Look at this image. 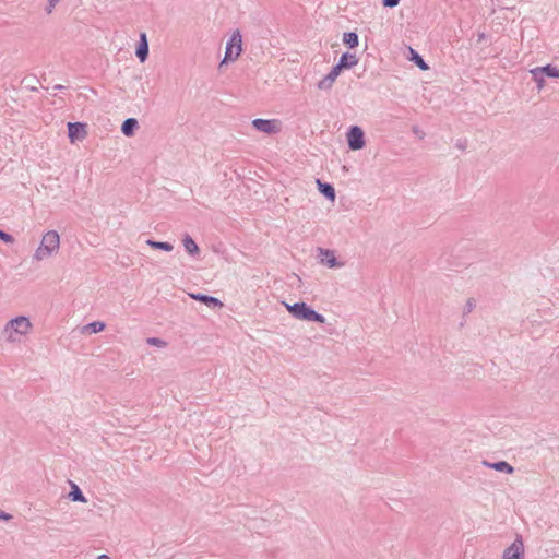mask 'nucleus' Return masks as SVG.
<instances>
[{
	"label": "nucleus",
	"instance_id": "1",
	"mask_svg": "<svg viewBox=\"0 0 559 559\" xmlns=\"http://www.w3.org/2000/svg\"><path fill=\"white\" fill-rule=\"evenodd\" d=\"M33 329L29 318L19 316L8 321L2 330V336L7 343L19 344Z\"/></svg>",
	"mask_w": 559,
	"mask_h": 559
},
{
	"label": "nucleus",
	"instance_id": "34",
	"mask_svg": "<svg viewBox=\"0 0 559 559\" xmlns=\"http://www.w3.org/2000/svg\"><path fill=\"white\" fill-rule=\"evenodd\" d=\"M55 88L60 90V88H62V86L61 85H56Z\"/></svg>",
	"mask_w": 559,
	"mask_h": 559
},
{
	"label": "nucleus",
	"instance_id": "32",
	"mask_svg": "<svg viewBox=\"0 0 559 559\" xmlns=\"http://www.w3.org/2000/svg\"><path fill=\"white\" fill-rule=\"evenodd\" d=\"M413 132L417 134L420 139H423L425 135L424 132L418 129V127H414Z\"/></svg>",
	"mask_w": 559,
	"mask_h": 559
},
{
	"label": "nucleus",
	"instance_id": "3",
	"mask_svg": "<svg viewBox=\"0 0 559 559\" xmlns=\"http://www.w3.org/2000/svg\"><path fill=\"white\" fill-rule=\"evenodd\" d=\"M288 312L298 320L313 321L318 323H324L325 318L311 309L305 302H296L294 305L284 304Z\"/></svg>",
	"mask_w": 559,
	"mask_h": 559
},
{
	"label": "nucleus",
	"instance_id": "5",
	"mask_svg": "<svg viewBox=\"0 0 559 559\" xmlns=\"http://www.w3.org/2000/svg\"><path fill=\"white\" fill-rule=\"evenodd\" d=\"M252 126L255 130L265 134H276L281 131V122L276 119H254Z\"/></svg>",
	"mask_w": 559,
	"mask_h": 559
},
{
	"label": "nucleus",
	"instance_id": "11",
	"mask_svg": "<svg viewBox=\"0 0 559 559\" xmlns=\"http://www.w3.org/2000/svg\"><path fill=\"white\" fill-rule=\"evenodd\" d=\"M190 297L194 300L201 301L209 307H222L223 304L215 297L203 295V294H190Z\"/></svg>",
	"mask_w": 559,
	"mask_h": 559
},
{
	"label": "nucleus",
	"instance_id": "21",
	"mask_svg": "<svg viewBox=\"0 0 559 559\" xmlns=\"http://www.w3.org/2000/svg\"><path fill=\"white\" fill-rule=\"evenodd\" d=\"M540 72L545 75V76H548V78H556V79H559V69L551 66V64H547L545 67H537Z\"/></svg>",
	"mask_w": 559,
	"mask_h": 559
},
{
	"label": "nucleus",
	"instance_id": "33",
	"mask_svg": "<svg viewBox=\"0 0 559 559\" xmlns=\"http://www.w3.org/2000/svg\"><path fill=\"white\" fill-rule=\"evenodd\" d=\"M97 559H109V557L107 555H100L97 557Z\"/></svg>",
	"mask_w": 559,
	"mask_h": 559
},
{
	"label": "nucleus",
	"instance_id": "2",
	"mask_svg": "<svg viewBox=\"0 0 559 559\" xmlns=\"http://www.w3.org/2000/svg\"><path fill=\"white\" fill-rule=\"evenodd\" d=\"M60 249V235L57 230L46 231L40 240L39 246L33 254L34 261H44L57 254Z\"/></svg>",
	"mask_w": 559,
	"mask_h": 559
},
{
	"label": "nucleus",
	"instance_id": "6",
	"mask_svg": "<svg viewBox=\"0 0 559 559\" xmlns=\"http://www.w3.org/2000/svg\"><path fill=\"white\" fill-rule=\"evenodd\" d=\"M347 142L350 150H361L366 144L362 129L358 126L350 127L347 133Z\"/></svg>",
	"mask_w": 559,
	"mask_h": 559
},
{
	"label": "nucleus",
	"instance_id": "30",
	"mask_svg": "<svg viewBox=\"0 0 559 559\" xmlns=\"http://www.w3.org/2000/svg\"><path fill=\"white\" fill-rule=\"evenodd\" d=\"M400 0H383V5L394 8L399 4Z\"/></svg>",
	"mask_w": 559,
	"mask_h": 559
},
{
	"label": "nucleus",
	"instance_id": "29",
	"mask_svg": "<svg viewBox=\"0 0 559 559\" xmlns=\"http://www.w3.org/2000/svg\"><path fill=\"white\" fill-rule=\"evenodd\" d=\"M0 239L5 242H13V237L3 230H0Z\"/></svg>",
	"mask_w": 559,
	"mask_h": 559
},
{
	"label": "nucleus",
	"instance_id": "8",
	"mask_svg": "<svg viewBox=\"0 0 559 559\" xmlns=\"http://www.w3.org/2000/svg\"><path fill=\"white\" fill-rule=\"evenodd\" d=\"M503 559H523L524 545L521 537H518L504 551Z\"/></svg>",
	"mask_w": 559,
	"mask_h": 559
},
{
	"label": "nucleus",
	"instance_id": "10",
	"mask_svg": "<svg viewBox=\"0 0 559 559\" xmlns=\"http://www.w3.org/2000/svg\"><path fill=\"white\" fill-rule=\"evenodd\" d=\"M135 55L141 62H144L148 57V41L145 33L140 34V41Z\"/></svg>",
	"mask_w": 559,
	"mask_h": 559
},
{
	"label": "nucleus",
	"instance_id": "7",
	"mask_svg": "<svg viewBox=\"0 0 559 559\" xmlns=\"http://www.w3.org/2000/svg\"><path fill=\"white\" fill-rule=\"evenodd\" d=\"M318 258L321 264L329 269H340L344 266L343 262L337 261L334 251L323 248H318Z\"/></svg>",
	"mask_w": 559,
	"mask_h": 559
},
{
	"label": "nucleus",
	"instance_id": "14",
	"mask_svg": "<svg viewBox=\"0 0 559 559\" xmlns=\"http://www.w3.org/2000/svg\"><path fill=\"white\" fill-rule=\"evenodd\" d=\"M318 189L319 191L329 200L334 201L335 200V190L332 185L330 183H323L319 179H317Z\"/></svg>",
	"mask_w": 559,
	"mask_h": 559
},
{
	"label": "nucleus",
	"instance_id": "18",
	"mask_svg": "<svg viewBox=\"0 0 559 559\" xmlns=\"http://www.w3.org/2000/svg\"><path fill=\"white\" fill-rule=\"evenodd\" d=\"M69 498L72 501L86 502L85 496L82 493L79 486L74 483H71V491L69 493Z\"/></svg>",
	"mask_w": 559,
	"mask_h": 559
},
{
	"label": "nucleus",
	"instance_id": "31",
	"mask_svg": "<svg viewBox=\"0 0 559 559\" xmlns=\"http://www.w3.org/2000/svg\"><path fill=\"white\" fill-rule=\"evenodd\" d=\"M11 518H12V516H11L10 514H8V513H5L4 511L0 510V519L8 521V520H10Z\"/></svg>",
	"mask_w": 559,
	"mask_h": 559
},
{
	"label": "nucleus",
	"instance_id": "28",
	"mask_svg": "<svg viewBox=\"0 0 559 559\" xmlns=\"http://www.w3.org/2000/svg\"><path fill=\"white\" fill-rule=\"evenodd\" d=\"M60 0H48L46 12L50 14Z\"/></svg>",
	"mask_w": 559,
	"mask_h": 559
},
{
	"label": "nucleus",
	"instance_id": "9",
	"mask_svg": "<svg viewBox=\"0 0 559 559\" xmlns=\"http://www.w3.org/2000/svg\"><path fill=\"white\" fill-rule=\"evenodd\" d=\"M68 135L72 143L83 140L86 136L85 124L80 122H69Z\"/></svg>",
	"mask_w": 559,
	"mask_h": 559
},
{
	"label": "nucleus",
	"instance_id": "19",
	"mask_svg": "<svg viewBox=\"0 0 559 559\" xmlns=\"http://www.w3.org/2000/svg\"><path fill=\"white\" fill-rule=\"evenodd\" d=\"M182 243H183V247H185L186 251L189 254H197L199 252L198 245L195 243V241L189 235H187L183 238Z\"/></svg>",
	"mask_w": 559,
	"mask_h": 559
},
{
	"label": "nucleus",
	"instance_id": "27",
	"mask_svg": "<svg viewBox=\"0 0 559 559\" xmlns=\"http://www.w3.org/2000/svg\"><path fill=\"white\" fill-rule=\"evenodd\" d=\"M475 306H476V301H475V299L469 298V299L466 301V305H465V307H464V312H465V313H468V312L473 311V309L475 308Z\"/></svg>",
	"mask_w": 559,
	"mask_h": 559
},
{
	"label": "nucleus",
	"instance_id": "16",
	"mask_svg": "<svg viewBox=\"0 0 559 559\" xmlns=\"http://www.w3.org/2000/svg\"><path fill=\"white\" fill-rule=\"evenodd\" d=\"M105 323L102 321H94L92 323H88L82 328V333H98L102 332L105 329Z\"/></svg>",
	"mask_w": 559,
	"mask_h": 559
},
{
	"label": "nucleus",
	"instance_id": "22",
	"mask_svg": "<svg viewBox=\"0 0 559 559\" xmlns=\"http://www.w3.org/2000/svg\"><path fill=\"white\" fill-rule=\"evenodd\" d=\"M343 41L349 47L355 48L358 46V35L354 32L345 33Z\"/></svg>",
	"mask_w": 559,
	"mask_h": 559
},
{
	"label": "nucleus",
	"instance_id": "13",
	"mask_svg": "<svg viewBox=\"0 0 559 559\" xmlns=\"http://www.w3.org/2000/svg\"><path fill=\"white\" fill-rule=\"evenodd\" d=\"M138 120L134 118H128L123 121L121 126V131L126 136H131L134 133V130L138 128Z\"/></svg>",
	"mask_w": 559,
	"mask_h": 559
},
{
	"label": "nucleus",
	"instance_id": "24",
	"mask_svg": "<svg viewBox=\"0 0 559 559\" xmlns=\"http://www.w3.org/2000/svg\"><path fill=\"white\" fill-rule=\"evenodd\" d=\"M411 52L413 55V58L412 60H414V62L421 69V70H427L428 69V66L427 63L424 61V59L417 53L415 52L413 49H411Z\"/></svg>",
	"mask_w": 559,
	"mask_h": 559
},
{
	"label": "nucleus",
	"instance_id": "17",
	"mask_svg": "<svg viewBox=\"0 0 559 559\" xmlns=\"http://www.w3.org/2000/svg\"><path fill=\"white\" fill-rule=\"evenodd\" d=\"M532 74V79L536 83L537 90L542 91L545 87V75L540 72V70L536 67L530 70Z\"/></svg>",
	"mask_w": 559,
	"mask_h": 559
},
{
	"label": "nucleus",
	"instance_id": "25",
	"mask_svg": "<svg viewBox=\"0 0 559 559\" xmlns=\"http://www.w3.org/2000/svg\"><path fill=\"white\" fill-rule=\"evenodd\" d=\"M146 342H147V344H150L152 346H156V347H165L166 346V342L158 337H148L146 340Z\"/></svg>",
	"mask_w": 559,
	"mask_h": 559
},
{
	"label": "nucleus",
	"instance_id": "23",
	"mask_svg": "<svg viewBox=\"0 0 559 559\" xmlns=\"http://www.w3.org/2000/svg\"><path fill=\"white\" fill-rule=\"evenodd\" d=\"M334 82L335 81L326 74L318 82L317 87L321 91H329L332 88Z\"/></svg>",
	"mask_w": 559,
	"mask_h": 559
},
{
	"label": "nucleus",
	"instance_id": "26",
	"mask_svg": "<svg viewBox=\"0 0 559 559\" xmlns=\"http://www.w3.org/2000/svg\"><path fill=\"white\" fill-rule=\"evenodd\" d=\"M344 68L341 67L338 63L335 64L332 70L328 73V75L333 79L334 81H336V79L338 78L341 71L343 70Z\"/></svg>",
	"mask_w": 559,
	"mask_h": 559
},
{
	"label": "nucleus",
	"instance_id": "12",
	"mask_svg": "<svg viewBox=\"0 0 559 559\" xmlns=\"http://www.w3.org/2000/svg\"><path fill=\"white\" fill-rule=\"evenodd\" d=\"M358 63V58L355 55L345 52L342 55L338 64L344 69H350Z\"/></svg>",
	"mask_w": 559,
	"mask_h": 559
},
{
	"label": "nucleus",
	"instance_id": "4",
	"mask_svg": "<svg viewBox=\"0 0 559 559\" xmlns=\"http://www.w3.org/2000/svg\"><path fill=\"white\" fill-rule=\"evenodd\" d=\"M241 45H242L241 34L238 29H236L231 34L229 40L227 41L223 63L229 62V61H235L240 56V53L242 51Z\"/></svg>",
	"mask_w": 559,
	"mask_h": 559
},
{
	"label": "nucleus",
	"instance_id": "15",
	"mask_svg": "<svg viewBox=\"0 0 559 559\" xmlns=\"http://www.w3.org/2000/svg\"><path fill=\"white\" fill-rule=\"evenodd\" d=\"M485 464L497 472H503L507 474H512L514 472V468L506 461H499L495 463L485 462Z\"/></svg>",
	"mask_w": 559,
	"mask_h": 559
},
{
	"label": "nucleus",
	"instance_id": "20",
	"mask_svg": "<svg viewBox=\"0 0 559 559\" xmlns=\"http://www.w3.org/2000/svg\"><path fill=\"white\" fill-rule=\"evenodd\" d=\"M146 243H147V246H150L153 249H159V250H164V251H168V252L174 249V246L169 242H163V241H156V240L148 239V240H146Z\"/></svg>",
	"mask_w": 559,
	"mask_h": 559
}]
</instances>
